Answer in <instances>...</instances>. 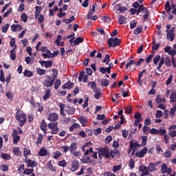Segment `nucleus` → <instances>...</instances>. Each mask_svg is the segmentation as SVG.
I'll return each mask as SVG.
<instances>
[{"label": "nucleus", "mask_w": 176, "mask_h": 176, "mask_svg": "<svg viewBox=\"0 0 176 176\" xmlns=\"http://www.w3.org/2000/svg\"><path fill=\"white\" fill-rule=\"evenodd\" d=\"M50 98V89H48L45 91V94L43 96V100H47Z\"/></svg>", "instance_id": "49"}, {"label": "nucleus", "mask_w": 176, "mask_h": 176, "mask_svg": "<svg viewBox=\"0 0 176 176\" xmlns=\"http://www.w3.org/2000/svg\"><path fill=\"white\" fill-rule=\"evenodd\" d=\"M120 42H122V40L119 39L118 37L114 38H110L108 39V45L109 47H116V46L120 45Z\"/></svg>", "instance_id": "2"}, {"label": "nucleus", "mask_w": 176, "mask_h": 176, "mask_svg": "<svg viewBox=\"0 0 176 176\" xmlns=\"http://www.w3.org/2000/svg\"><path fill=\"white\" fill-rule=\"evenodd\" d=\"M54 84V79L53 78V77H50L49 76H47V78L43 82V86H45V87H52Z\"/></svg>", "instance_id": "3"}, {"label": "nucleus", "mask_w": 176, "mask_h": 176, "mask_svg": "<svg viewBox=\"0 0 176 176\" xmlns=\"http://www.w3.org/2000/svg\"><path fill=\"white\" fill-rule=\"evenodd\" d=\"M37 74L38 75H45V74H46V70L43 69H38Z\"/></svg>", "instance_id": "54"}, {"label": "nucleus", "mask_w": 176, "mask_h": 176, "mask_svg": "<svg viewBox=\"0 0 176 176\" xmlns=\"http://www.w3.org/2000/svg\"><path fill=\"white\" fill-rule=\"evenodd\" d=\"M165 10L166 12H170L171 10V7L170 6V2L167 1L166 5H165Z\"/></svg>", "instance_id": "55"}, {"label": "nucleus", "mask_w": 176, "mask_h": 176, "mask_svg": "<svg viewBox=\"0 0 176 176\" xmlns=\"http://www.w3.org/2000/svg\"><path fill=\"white\" fill-rule=\"evenodd\" d=\"M32 173H34V169L27 168L23 171V174H24L25 175H30V174H32Z\"/></svg>", "instance_id": "40"}, {"label": "nucleus", "mask_w": 176, "mask_h": 176, "mask_svg": "<svg viewBox=\"0 0 176 176\" xmlns=\"http://www.w3.org/2000/svg\"><path fill=\"white\" fill-rule=\"evenodd\" d=\"M146 152H148V147H144L142 150L136 153V156L138 157H144Z\"/></svg>", "instance_id": "12"}, {"label": "nucleus", "mask_w": 176, "mask_h": 176, "mask_svg": "<svg viewBox=\"0 0 176 176\" xmlns=\"http://www.w3.org/2000/svg\"><path fill=\"white\" fill-rule=\"evenodd\" d=\"M119 155V151L118 149H114L110 152V156L113 158L116 157V156Z\"/></svg>", "instance_id": "26"}, {"label": "nucleus", "mask_w": 176, "mask_h": 176, "mask_svg": "<svg viewBox=\"0 0 176 176\" xmlns=\"http://www.w3.org/2000/svg\"><path fill=\"white\" fill-rule=\"evenodd\" d=\"M61 156V151H56L54 153L53 158L54 159H58Z\"/></svg>", "instance_id": "43"}, {"label": "nucleus", "mask_w": 176, "mask_h": 176, "mask_svg": "<svg viewBox=\"0 0 176 176\" xmlns=\"http://www.w3.org/2000/svg\"><path fill=\"white\" fill-rule=\"evenodd\" d=\"M130 146L131 148H134V149H135V148H140V146H141V144H139L137 142H134V140H131L130 141Z\"/></svg>", "instance_id": "16"}, {"label": "nucleus", "mask_w": 176, "mask_h": 176, "mask_svg": "<svg viewBox=\"0 0 176 176\" xmlns=\"http://www.w3.org/2000/svg\"><path fill=\"white\" fill-rule=\"evenodd\" d=\"M131 65H135V62L133 60H131L126 65V69H129L131 71Z\"/></svg>", "instance_id": "25"}, {"label": "nucleus", "mask_w": 176, "mask_h": 176, "mask_svg": "<svg viewBox=\"0 0 176 176\" xmlns=\"http://www.w3.org/2000/svg\"><path fill=\"white\" fill-rule=\"evenodd\" d=\"M52 65H53V61L52 60L45 61V67L46 68H49V67H52Z\"/></svg>", "instance_id": "56"}, {"label": "nucleus", "mask_w": 176, "mask_h": 176, "mask_svg": "<svg viewBox=\"0 0 176 176\" xmlns=\"http://www.w3.org/2000/svg\"><path fill=\"white\" fill-rule=\"evenodd\" d=\"M155 102L156 104H162V102L164 104L166 103V98H162V96L158 94L156 96Z\"/></svg>", "instance_id": "13"}, {"label": "nucleus", "mask_w": 176, "mask_h": 176, "mask_svg": "<svg viewBox=\"0 0 176 176\" xmlns=\"http://www.w3.org/2000/svg\"><path fill=\"white\" fill-rule=\"evenodd\" d=\"M12 153H14L15 156H20V155H21V152L20 151V147H14L12 148Z\"/></svg>", "instance_id": "19"}, {"label": "nucleus", "mask_w": 176, "mask_h": 176, "mask_svg": "<svg viewBox=\"0 0 176 176\" xmlns=\"http://www.w3.org/2000/svg\"><path fill=\"white\" fill-rule=\"evenodd\" d=\"M119 170H122V165L114 166L113 167L112 171H113V173H116V171H119Z\"/></svg>", "instance_id": "46"}, {"label": "nucleus", "mask_w": 176, "mask_h": 176, "mask_svg": "<svg viewBox=\"0 0 176 176\" xmlns=\"http://www.w3.org/2000/svg\"><path fill=\"white\" fill-rule=\"evenodd\" d=\"M100 72H101V74H111V70H109V69H107V67H100Z\"/></svg>", "instance_id": "29"}, {"label": "nucleus", "mask_w": 176, "mask_h": 176, "mask_svg": "<svg viewBox=\"0 0 176 176\" xmlns=\"http://www.w3.org/2000/svg\"><path fill=\"white\" fill-rule=\"evenodd\" d=\"M80 127V125L78 123H74L73 125H72L69 128V131H73L75 129H79Z\"/></svg>", "instance_id": "35"}, {"label": "nucleus", "mask_w": 176, "mask_h": 176, "mask_svg": "<svg viewBox=\"0 0 176 176\" xmlns=\"http://www.w3.org/2000/svg\"><path fill=\"white\" fill-rule=\"evenodd\" d=\"M12 137L14 138L13 139L14 144H17V142L20 141V136L17 135V131L14 130V132L12 133Z\"/></svg>", "instance_id": "14"}, {"label": "nucleus", "mask_w": 176, "mask_h": 176, "mask_svg": "<svg viewBox=\"0 0 176 176\" xmlns=\"http://www.w3.org/2000/svg\"><path fill=\"white\" fill-rule=\"evenodd\" d=\"M1 157H2V159H4V160H10V159H11L10 155H9V154L2 153Z\"/></svg>", "instance_id": "47"}, {"label": "nucleus", "mask_w": 176, "mask_h": 176, "mask_svg": "<svg viewBox=\"0 0 176 176\" xmlns=\"http://www.w3.org/2000/svg\"><path fill=\"white\" fill-rule=\"evenodd\" d=\"M40 128L42 131H43L44 134H47V123H46V121H45V120H43L41 121Z\"/></svg>", "instance_id": "10"}, {"label": "nucleus", "mask_w": 176, "mask_h": 176, "mask_svg": "<svg viewBox=\"0 0 176 176\" xmlns=\"http://www.w3.org/2000/svg\"><path fill=\"white\" fill-rule=\"evenodd\" d=\"M58 119V115H57L56 113H50L47 117V120L50 122H57Z\"/></svg>", "instance_id": "6"}, {"label": "nucleus", "mask_w": 176, "mask_h": 176, "mask_svg": "<svg viewBox=\"0 0 176 176\" xmlns=\"http://www.w3.org/2000/svg\"><path fill=\"white\" fill-rule=\"evenodd\" d=\"M148 169L150 173H153V171L156 170V165L153 163H150Z\"/></svg>", "instance_id": "24"}, {"label": "nucleus", "mask_w": 176, "mask_h": 176, "mask_svg": "<svg viewBox=\"0 0 176 176\" xmlns=\"http://www.w3.org/2000/svg\"><path fill=\"white\" fill-rule=\"evenodd\" d=\"M163 64H164V58L162 57L160 60L159 65L157 67V69L159 72H162V69H160V68H162V66L163 65Z\"/></svg>", "instance_id": "27"}, {"label": "nucleus", "mask_w": 176, "mask_h": 176, "mask_svg": "<svg viewBox=\"0 0 176 176\" xmlns=\"http://www.w3.org/2000/svg\"><path fill=\"white\" fill-rule=\"evenodd\" d=\"M58 166L60 167H65L67 166V162H65V160L59 161Z\"/></svg>", "instance_id": "57"}, {"label": "nucleus", "mask_w": 176, "mask_h": 176, "mask_svg": "<svg viewBox=\"0 0 176 176\" xmlns=\"http://www.w3.org/2000/svg\"><path fill=\"white\" fill-rule=\"evenodd\" d=\"M21 19V21H23V23H27V20H28V16L27 15V14L23 13L22 14Z\"/></svg>", "instance_id": "42"}, {"label": "nucleus", "mask_w": 176, "mask_h": 176, "mask_svg": "<svg viewBox=\"0 0 176 176\" xmlns=\"http://www.w3.org/2000/svg\"><path fill=\"white\" fill-rule=\"evenodd\" d=\"M9 28V24L6 23V25H4V26L2 28V32L4 33L8 32V30Z\"/></svg>", "instance_id": "60"}, {"label": "nucleus", "mask_w": 176, "mask_h": 176, "mask_svg": "<svg viewBox=\"0 0 176 176\" xmlns=\"http://www.w3.org/2000/svg\"><path fill=\"white\" fill-rule=\"evenodd\" d=\"M164 62L167 67H171V59H170L169 57H166L164 60Z\"/></svg>", "instance_id": "44"}, {"label": "nucleus", "mask_w": 176, "mask_h": 176, "mask_svg": "<svg viewBox=\"0 0 176 176\" xmlns=\"http://www.w3.org/2000/svg\"><path fill=\"white\" fill-rule=\"evenodd\" d=\"M16 120H18V122H19L20 123L19 125L21 126H24V124L25 123V120H27V118H25V114L16 113Z\"/></svg>", "instance_id": "5"}, {"label": "nucleus", "mask_w": 176, "mask_h": 176, "mask_svg": "<svg viewBox=\"0 0 176 176\" xmlns=\"http://www.w3.org/2000/svg\"><path fill=\"white\" fill-rule=\"evenodd\" d=\"M168 54H170V56H175V54H176V50L174 49V48L173 49L170 48Z\"/></svg>", "instance_id": "63"}, {"label": "nucleus", "mask_w": 176, "mask_h": 176, "mask_svg": "<svg viewBox=\"0 0 176 176\" xmlns=\"http://www.w3.org/2000/svg\"><path fill=\"white\" fill-rule=\"evenodd\" d=\"M175 31V28H173L169 32H167V39L173 41H174V37L175 36V34H174V32Z\"/></svg>", "instance_id": "7"}, {"label": "nucleus", "mask_w": 176, "mask_h": 176, "mask_svg": "<svg viewBox=\"0 0 176 176\" xmlns=\"http://www.w3.org/2000/svg\"><path fill=\"white\" fill-rule=\"evenodd\" d=\"M124 21H126L124 16L120 15L119 21H118L119 24H124Z\"/></svg>", "instance_id": "52"}, {"label": "nucleus", "mask_w": 176, "mask_h": 176, "mask_svg": "<svg viewBox=\"0 0 176 176\" xmlns=\"http://www.w3.org/2000/svg\"><path fill=\"white\" fill-rule=\"evenodd\" d=\"M78 148V144L76 142H73L70 145V153H72V152H75Z\"/></svg>", "instance_id": "22"}, {"label": "nucleus", "mask_w": 176, "mask_h": 176, "mask_svg": "<svg viewBox=\"0 0 176 176\" xmlns=\"http://www.w3.org/2000/svg\"><path fill=\"white\" fill-rule=\"evenodd\" d=\"M60 85H61V80H57L54 83V89L56 90H58V87H60Z\"/></svg>", "instance_id": "45"}, {"label": "nucleus", "mask_w": 176, "mask_h": 176, "mask_svg": "<svg viewBox=\"0 0 176 176\" xmlns=\"http://www.w3.org/2000/svg\"><path fill=\"white\" fill-rule=\"evenodd\" d=\"M141 32H142V28L141 26L138 25L137 27V28L135 29L134 34H135V35H138V34H141Z\"/></svg>", "instance_id": "34"}, {"label": "nucleus", "mask_w": 176, "mask_h": 176, "mask_svg": "<svg viewBox=\"0 0 176 176\" xmlns=\"http://www.w3.org/2000/svg\"><path fill=\"white\" fill-rule=\"evenodd\" d=\"M97 83L93 81L91 82V89L93 90L94 93H98V89H97Z\"/></svg>", "instance_id": "21"}, {"label": "nucleus", "mask_w": 176, "mask_h": 176, "mask_svg": "<svg viewBox=\"0 0 176 176\" xmlns=\"http://www.w3.org/2000/svg\"><path fill=\"white\" fill-rule=\"evenodd\" d=\"M139 170L141 173H144V174H149V170L148 169V167L142 165L139 167Z\"/></svg>", "instance_id": "15"}, {"label": "nucleus", "mask_w": 176, "mask_h": 176, "mask_svg": "<svg viewBox=\"0 0 176 176\" xmlns=\"http://www.w3.org/2000/svg\"><path fill=\"white\" fill-rule=\"evenodd\" d=\"M31 154V151L28 148H24L23 149V156L25 157V160H27V157H28V155Z\"/></svg>", "instance_id": "33"}, {"label": "nucleus", "mask_w": 176, "mask_h": 176, "mask_svg": "<svg viewBox=\"0 0 176 176\" xmlns=\"http://www.w3.org/2000/svg\"><path fill=\"white\" fill-rule=\"evenodd\" d=\"M79 120L83 126L87 124V118H86V117L82 116L79 119Z\"/></svg>", "instance_id": "30"}, {"label": "nucleus", "mask_w": 176, "mask_h": 176, "mask_svg": "<svg viewBox=\"0 0 176 176\" xmlns=\"http://www.w3.org/2000/svg\"><path fill=\"white\" fill-rule=\"evenodd\" d=\"M163 116V112L160 110H157L156 114H155V118H160Z\"/></svg>", "instance_id": "50"}, {"label": "nucleus", "mask_w": 176, "mask_h": 176, "mask_svg": "<svg viewBox=\"0 0 176 176\" xmlns=\"http://www.w3.org/2000/svg\"><path fill=\"white\" fill-rule=\"evenodd\" d=\"M85 75V71H82L80 73L79 76H78V81L82 82L83 80V76Z\"/></svg>", "instance_id": "59"}, {"label": "nucleus", "mask_w": 176, "mask_h": 176, "mask_svg": "<svg viewBox=\"0 0 176 176\" xmlns=\"http://www.w3.org/2000/svg\"><path fill=\"white\" fill-rule=\"evenodd\" d=\"M66 112L69 115H74V113L75 112V109H74L71 107H66Z\"/></svg>", "instance_id": "28"}, {"label": "nucleus", "mask_w": 176, "mask_h": 176, "mask_svg": "<svg viewBox=\"0 0 176 176\" xmlns=\"http://www.w3.org/2000/svg\"><path fill=\"white\" fill-rule=\"evenodd\" d=\"M25 162L27 164V167H36L38 166V163L36 162L32 161V160H25Z\"/></svg>", "instance_id": "9"}, {"label": "nucleus", "mask_w": 176, "mask_h": 176, "mask_svg": "<svg viewBox=\"0 0 176 176\" xmlns=\"http://www.w3.org/2000/svg\"><path fill=\"white\" fill-rule=\"evenodd\" d=\"M83 41H84L83 37L76 38L74 41L73 45L76 46V45H79V43H82V42H83Z\"/></svg>", "instance_id": "23"}, {"label": "nucleus", "mask_w": 176, "mask_h": 176, "mask_svg": "<svg viewBox=\"0 0 176 176\" xmlns=\"http://www.w3.org/2000/svg\"><path fill=\"white\" fill-rule=\"evenodd\" d=\"M24 76H27L28 78H30V76H32V75H34V74L29 70H25L24 73H23Z\"/></svg>", "instance_id": "41"}, {"label": "nucleus", "mask_w": 176, "mask_h": 176, "mask_svg": "<svg viewBox=\"0 0 176 176\" xmlns=\"http://www.w3.org/2000/svg\"><path fill=\"white\" fill-rule=\"evenodd\" d=\"M137 27V21H132L130 22V28L131 30H134V28Z\"/></svg>", "instance_id": "51"}, {"label": "nucleus", "mask_w": 176, "mask_h": 176, "mask_svg": "<svg viewBox=\"0 0 176 176\" xmlns=\"http://www.w3.org/2000/svg\"><path fill=\"white\" fill-rule=\"evenodd\" d=\"M125 113L130 114L133 112V108L131 106H127L124 108Z\"/></svg>", "instance_id": "39"}, {"label": "nucleus", "mask_w": 176, "mask_h": 176, "mask_svg": "<svg viewBox=\"0 0 176 176\" xmlns=\"http://www.w3.org/2000/svg\"><path fill=\"white\" fill-rule=\"evenodd\" d=\"M170 99V102H176V92L175 91H171Z\"/></svg>", "instance_id": "20"}, {"label": "nucleus", "mask_w": 176, "mask_h": 176, "mask_svg": "<svg viewBox=\"0 0 176 176\" xmlns=\"http://www.w3.org/2000/svg\"><path fill=\"white\" fill-rule=\"evenodd\" d=\"M104 176H116V175H114L112 172H107L103 173Z\"/></svg>", "instance_id": "64"}, {"label": "nucleus", "mask_w": 176, "mask_h": 176, "mask_svg": "<svg viewBox=\"0 0 176 176\" xmlns=\"http://www.w3.org/2000/svg\"><path fill=\"white\" fill-rule=\"evenodd\" d=\"M175 129H176L175 125H173L169 128L168 135H170V137H172V138H174V137H176Z\"/></svg>", "instance_id": "11"}, {"label": "nucleus", "mask_w": 176, "mask_h": 176, "mask_svg": "<svg viewBox=\"0 0 176 176\" xmlns=\"http://www.w3.org/2000/svg\"><path fill=\"white\" fill-rule=\"evenodd\" d=\"M38 155L39 156H46L49 155V153L47 152V151H46V148L45 147H43L40 149Z\"/></svg>", "instance_id": "17"}, {"label": "nucleus", "mask_w": 176, "mask_h": 176, "mask_svg": "<svg viewBox=\"0 0 176 176\" xmlns=\"http://www.w3.org/2000/svg\"><path fill=\"white\" fill-rule=\"evenodd\" d=\"M72 87H74V82H72L71 81L67 82L62 87L63 89H67L68 90L72 89Z\"/></svg>", "instance_id": "18"}, {"label": "nucleus", "mask_w": 176, "mask_h": 176, "mask_svg": "<svg viewBox=\"0 0 176 176\" xmlns=\"http://www.w3.org/2000/svg\"><path fill=\"white\" fill-rule=\"evenodd\" d=\"M129 166L131 170H133V168H134V166H135L134 160H130L129 163Z\"/></svg>", "instance_id": "61"}, {"label": "nucleus", "mask_w": 176, "mask_h": 176, "mask_svg": "<svg viewBox=\"0 0 176 176\" xmlns=\"http://www.w3.org/2000/svg\"><path fill=\"white\" fill-rule=\"evenodd\" d=\"M111 56H109V54H106L105 58L103 59V63H106L107 65L109 64V61Z\"/></svg>", "instance_id": "48"}, {"label": "nucleus", "mask_w": 176, "mask_h": 176, "mask_svg": "<svg viewBox=\"0 0 176 176\" xmlns=\"http://www.w3.org/2000/svg\"><path fill=\"white\" fill-rule=\"evenodd\" d=\"M6 96L10 100H13V94H12V92H7L6 94Z\"/></svg>", "instance_id": "62"}, {"label": "nucleus", "mask_w": 176, "mask_h": 176, "mask_svg": "<svg viewBox=\"0 0 176 176\" xmlns=\"http://www.w3.org/2000/svg\"><path fill=\"white\" fill-rule=\"evenodd\" d=\"M10 58L12 60H16V49L14 48L12 50H10Z\"/></svg>", "instance_id": "32"}, {"label": "nucleus", "mask_w": 176, "mask_h": 176, "mask_svg": "<svg viewBox=\"0 0 176 176\" xmlns=\"http://www.w3.org/2000/svg\"><path fill=\"white\" fill-rule=\"evenodd\" d=\"M167 168H168V166L165 163H163L161 168V171L163 174H166L167 172Z\"/></svg>", "instance_id": "31"}, {"label": "nucleus", "mask_w": 176, "mask_h": 176, "mask_svg": "<svg viewBox=\"0 0 176 176\" xmlns=\"http://www.w3.org/2000/svg\"><path fill=\"white\" fill-rule=\"evenodd\" d=\"M58 124V122L54 121V122H51L48 124V127L50 129L51 134H57L58 131V128L57 127Z\"/></svg>", "instance_id": "4"}, {"label": "nucleus", "mask_w": 176, "mask_h": 176, "mask_svg": "<svg viewBox=\"0 0 176 176\" xmlns=\"http://www.w3.org/2000/svg\"><path fill=\"white\" fill-rule=\"evenodd\" d=\"M79 168V162L76 160L72 161V167L70 168V171L74 172L76 171Z\"/></svg>", "instance_id": "8"}, {"label": "nucleus", "mask_w": 176, "mask_h": 176, "mask_svg": "<svg viewBox=\"0 0 176 176\" xmlns=\"http://www.w3.org/2000/svg\"><path fill=\"white\" fill-rule=\"evenodd\" d=\"M109 85V80L107 79H103L100 80V85L101 86H108Z\"/></svg>", "instance_id": "38"}, {"label": "nucleus", "mask_w": 176, "mask_h": 176, "mask_svg": "<svg viewBox=\"0 0 176 176\" xmlns=\"http://www.w3.org/2000/svg\"><path fill=\"white\" fill-rule=\"evenodd\" d=\"M81 160L83 164H86L90 162V158L86 156H83Z\"/></svg>", "instance_id": "37"}, {"label": "nucleus", "mask_w": 176, "mask_h": 176, "mask_svg": "<svg viewBox=\"0 0 176 176\" xmlns=\"http://www.w3.org/2000/svg\"><path fill=\"white\" fill-rule=\"evenodd\" d=\"M153 50H157V49H159V47L160 46V43H157L156 42L153 41Z\"/></svg>", "instance_id": "58"}, {"label": "nucleus", "mask_w": 176, "mask_h": 176, "mask_svg": "<svg viewBox=\"0 0 176 176\" xmlns=\"http://www.w3.org/2000/svg\"><path fill=\"white\" fill-rule=\"evenodd\" d=\"M161 58L160 55L155 56L153 58L154 65H157V63L160 61Z\"/></svg>", "instance_id": "36"}, {"label": "nucleus", "mask_w": 176, "mask_h": 176, "mask_svg": "<svg viewBox=\"0 0 176 176\" xmlns=\"http://www.w3.org/2000/svg\"><path fill=\"white\" fill-rule=\"evenodd\" d=\"M98 151L100 159H102L104 156L106 159H109V150L108 148H100Z\"/></svg>", "instance_id": "1"}, {"label": "nucleus", "mask_w": 176, "mask_h": 176, "mask_svg": "<svg viewBox=\"0 0 176 176\" xmlns=\"http://www.w3.org/2000/svg\"><path fill=\"white\" fill-rule=\"evenodd\" d=\"M52 71L54 73L52 74V76H51V77H52V78H54V80H56V78H57L58 71H57V69H54Z\"/></svg>", "instance_id": "53"}]
</instances>
